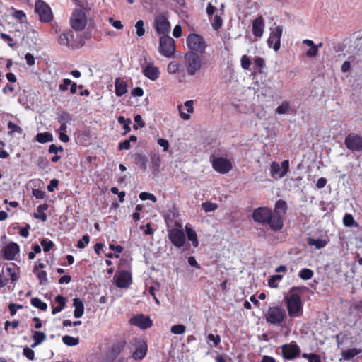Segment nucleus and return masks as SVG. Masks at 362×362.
<instances>
[{
  "instance_id": "obj_31",
  "label": "nucleus",
  "mask_w": 362,
  "mask_h": 362,
  "mask_svg": "<svg viewBox=\"0 0 362 362\" xmlns=\"http://www.w3.org/2000/svg\"><path fill=\"white\" fill-rule=\"evenodd\" d=\"M53 135L48 132L38 133L35 136V140L40 144H45L53 141Z\"/></svg>"
},
{
  "instance_id": "obj_61",
  "label": "nucleus",
  "mask_w": 362,
  "mask_h": 362,
  "mask_svg": "<svg viewBox=\"0 0 362 362\" xmlns=\"http://www.w3.org/2000/svg\"><path fill=\"white\" fill-rule=\"evenodd\" d=\"M158 144L163 148V151H167L169 148L170 144L167 139H158Z\"/></svg>"
},
{
  "instance_id": "obj_30",
  "label": "nucleus",
  "mask_w": 362,
  "mask_h": 362,
  "mask_svg": "<svg viewBox=\"0 0 362 362\" xmlns=\"http://www.w3.org/2000/svg\"><path fill=\"white\" fill-rule=\"evenodd\" d=\"M47 209L48 204L46 203L39 205L37 208V211L34 214V217L42 221H45L47 220V215L45 211Z\"/></svg>"
},
{
  "instance_id": "obj_25",
  "label": "nucleus",
  "mask_w": 362,
  "mask_h": 362,
  "mask_svg": "<svg viewBox=\"0 0 362 362\" xmlns=\"http://www.w3.org/2000/svg\"><path fill=\"white\" fill-rule=\"evenodd\" d=\"M264 23L262 16L257 18L252 23V32L255 37H261L264 33Z\"/></svg>"
},
{
  "instance_id": "obj_11",
  "label": "nucleus",
  "mask_w": 362,
  "mask_h": 362,
  "mask_svg": "<svg viewBox=\"0 0 362 362\" xmlns=\"http://www.w3.org/2000/svg\"><path fill=\"white\" fill-rule=\"evenodd\" d=\"M153 27L159 35H168L170 30V23L167 18L162 14L156 16Z\"/></svg>"
},
{
  "instance_id": "obj_42",
  "label": "nucleus",
  "mask_w": 362,
  "mask_h": 362,
  "mask_svg": "<svg viewBox=\"0 0 362 362\" xmlns=\"http://www.w3.org/2000/svg\"><path fill=\"white\" fill-rule=\"evenodd\" d=\"M299 277L303 280H309L313 276V272L310 269H303L300 271Z\"/></svg>"
},
{
  "instance_id": "obj_36",
  "label": "nucleus",
  "mask_w": 362,
  "mask_h": 362,
  "mask_svg": "<svg viewBox=\"0 0 362 362\" xmlns=\"http://www.w3.org/2000/svg\"><path fill=\"white\" fill-rule=\"evenodd\" d=\"M221 342V337L218 334H209L206 337V343L210 347H216Z\"/></svg>"
},
{
  "instance_id": "obj_7",
  "label": "nucleus",
  "mask_w": 362,
  "mask_h": 362,
  "mask_svg": "<svg viewBox=\"0 0 362 362\" xmlns=\"http://www.w3.org/2000/svg\"><path fill=\"white\" fill-rule=\"evenodd\" d=\"M87 17L81 9H75L70 18V23L76 31L83 30L87 25Z\"/></svg>"
},
{
  "instance_id": "obj_39",
  "label": "nucleus",
  "mask_w": 362,
  "mask_h": 362,
  "mask_svg": "<svg viewBox=\"0 0 362 362\" xmlns=\"http://www.w3.org/2000/svg\"><path fill=\"white\" fill-rule=\"evenodd\" d=\"M283 278V276L281 274H276L272 276L269 281H268V285L271 288H277L278 286V282L280 281Z\"/></svg>"
},
{
  "instance_id": "obj_22",
  "label": "nucleus",
  "mask_w": 362,
  "mask_h": 362,
  "mask_svg": "<svg viewBox=\"0 0 362 362\" xmlns=\"http://www.w3.org/2000/svg\"><path fill=\"white\" fill-rule=\"evenodd\" d=\"M129 323L142 329L151 327L152 321L150 317L144 315H137L129 320Z\"/></svg>"
},
{
  "instance_id": "obj_4",
  "label": "nucleus",
  "mask_w": 362,
  "mask_h": 362,
  "mask_svg": "<svg viewBox=\"0 0 362 362\" xmlns=\"http://www.w3.org/2000/svg\"><path fill=\"white\" fill-rule=\"evenodd\" d=\"M286 308L290 317H299L303 314V303L300 296L291 293L286 298Z\"/></svg>"
},
{
  "instance_id": "obj_12",
  "label": "nucleus",
  "mask_w": 362,
  "mask_h": 362,
  "mask_svg": "<svg viewBox=\"0 0 362 362\" xmlns=\"http://www.w3.org/2000/svg\"><path fill=\"white\" fill-rule=\"evenodd\" d=\"M168 238L171 243L178 248L183 247L186 243L185 235L182 229L173 228L169 230Z\"/></svg>"
},
{
  "instance_id": "obj_15",
  "label": "nucleus",
  "mask_w": 362,
  "mask_h": 362,
  "mask_svg": "<svg viewBox=\"0 0 362 362\" xmlns=\"http://www.w3.org/2000/svg\"><path fill=\"white\" fill-rule=\"evenodd\" d=\"M35 11L39 14L42 21L49 22L52 18V13L49 6L42 1H38L35 4Z\"/></svg>"
},
{
  "instance_id": "obj_6",
  "label": "nucleus",
  "mask_w": 362,
  "mask_h": 362,
  "mask_svg": "<svg viewBox=\"0 0 362 362\" xmlns=\"http://www.w3.org/2000/svg\"><path fill=\"white\" fill-rule=\"evenodd\" d=\"M158 51L163 56L170 58L175 52V42L169 35H163L160 38Z\"/></svg>"
},
{
  "instance_id": "obj_35",
  "label": "nucleus",
  "mask_w": 362,
  "mask_h": 362,
  "mask_svg": "<svg viewBox=\"0 0 362 362\" xmlns=\"http://www.w3.org/2000/svg\"><path fill=\"white\" fill-rule=\"evenodd\" d=\"M308 244L310 246H314L316 249H322L327 245V241L325 239H315L310 238L308 240Z\"/></svg>"
},
{
  "instance_id": "obj_9",
  "label": "nucleus",
  "mask_w": 362,
  "mask_h": 362,
  "mask_svg": "<svg viewBox=\"0 0 362 362\" xmlns=\"http://www.w3.org/2000/svg\"><path fill=\"white\" fill-rule=\"evenodd\" d=\"M289 169V161L284 160L281 164L272 162L270 165V174L274 179H281L288 173Z\"/></svg>"
},
{
  "instance_id": "obj_27",
  "label": "nucleus",
  "mask_w": 362,
  "mask_h": 362,
  "mask_svg": "<svg viewBox=\"0 0 362 362\" xmlns=\"http://www.w3.org/2000/svg\"><path fill=\"white\" fill-rule=\"evenodd\" d=\"M187 237L189 241L192 242L193 247H197L199 245V240L196 231L192 228L189 224L185 226Z\"/></svg>"
},
{
  "instance_id": "obj_51",
  "label": "nucleus",
  "mask_w": 362,
  "mask_h": 362,
  "mask_svg": "<svg viewBox=\"0 0 362 362\" xmlns=\"http://www.w3.org/2000/svg\"><path fill=\"white\" fill-rule=\"evenodd\" d=\"M241 66L243 69L247 70L249 69L250 65H251V61L248 56L243 55L241 57L240 59Z\"/></svg>"
},
{
  "instance_id": "obj_60",
  "label": "nucleus",
  "mask_w": 362,
  "mask_h": 362,
  "mask_svg": "<svg viewBox=\"0 0 362 362\" xmlns=\"http://www.w3.org/2000/svg\"><path fill=\"white\" fill-rule=\"evenodd\" d=\"M211 24L214 29L218 30L222 25V20L219 16H216L213 19Z\"/></svg>"
},
{
  "instance_id": "obj_34",
  "label": "nucleus",
  "mask_w": 362,
  "mask_h": 362,
  "mask_svg": "<svg viewBox=\"0 0 362 362\" xmlns=\"http://www.w3.org/2000/svg\"><path fill=\"white\" fill-rule=\"evenodd\" d=\"M181 71V66L179 62L176 61H172L168 63L167 66V72L170 75H175L180 73Z\"/></svg>"
},
{
  "instance_id": "obj_13",
  "label": "nucleus",
  "mask_w": 362,
  "mask_h": 362,
  "mask_svg": "<svg viewBox=\"0 0 362 362\" xmlns=\"http://www.w3.org/2000/svg\"><path fill=\"white\" fill-rule=\"evenodd\" d=\"M281 35L282 29L279 26L273 28L267 40L268 46L274 50L278 51L280 48Z\"/></svg>"
},
{
  "instance_id": "obj_64",
  "label": "nucleus",
  "mask_w": 362,
  "mask_h": 362,
  "mask_svg": "<svg viewBox=\"0 0 362 362\" xmlns=\"http://www.w3.org/2000/svg\"><path fill=\"white\" fill-rule=\"evenodd\" d=\"M37 277L40 280V284H44L47 282V273L45 271H41L37 273Z\"/></svg>"
},
{
  "instance_id": "obj_5",
  "label": "nucleus",
  "mask_w": 362,
  "mask_h": 362,
  "mask_svg": "<svg viewBox=\"0 0 362 362\" xmlns=\"http://www.w3.org/2000/svg\"><path fill=\"white\" fill-rule=\"evenodd\" d=\"M187 46L190 50L189 52L203 54L205 52L206 44L203 37L197 34L189 35L186 40Z\"/></svg>"
},
{
  "instance_id": "obj_62",
  "label": "nucleus",
  "mask_w": 362,
  "mask_h": 362,
  "mask_svg": "<svg viewBox=\"0 0 362 362\" xmlns=\"http://www.w3.org/2000/svg\"><path fill=\"white\" fill-rule=\"evenodd\" d=\"M71 84V81L68 78L63 80V82L59 85V88L60 90L64 91L68 89L69 86Z\"/></svg>"
},
{
  "instance_id": "obj_8",
  "label": "nucleus",
  "mask_w": 362,
  "mask_h": 362,
  "mask_svg": "<svg viewBox=\"0 0 362 362\" xmlns=\"http://www.w3.org/2000/svg\"><path fill=\"white\" fill-rule=\"evenodd\" d=\"M131 346L132 357L135 360H141L146 355L147 344L143 339L140 338L134 339L131 344Z\"/></svg>"
},
{
  "instance_id": "obj_32",
  "label": "nucleus",
  "mask_w": 362,
  "mask_h": 362,
  "mask_svg": "<svg viewBox=\"0 0 362 362\" xmlns=\"http://www.w3.org/2000/svg\"><path fill=\"white\" fill-rule=\"evenodd\" d=\"M362 352L361 349L358 348H352L344 351L341 354L343 359L348 361L360 354Z\"/></svg>"
},
{
  "instance_id": "obj_53",
  "label": "nucleus",
  "mask_w": 362,
  "mask_h": 362,
  "mask_svg": "<svg viewBox=\"0 0 362 362\" xmlns=\"http://www.w3.org/2000/svg\"><path fill=\"white\" fill-rule=\"evenodd\" d=\"M139 198L143 201L149 199L153 202H156L157 200L156 197L153 194L145 192L140 193Z\"/></svg>"
},
{
  "instance_id": "obj_46",
  "label": "nucleus",
  "mask_w": 362,
  "mask_h": 362,
  "mask_svg": "<svg viewBox=\"0 0 362 362\" xmlns=\"http://www.w3.org/2000/svg\"><path fill=\"white\" fill-rule=\"evenodd\" d=\"M151 160L153 167L158 169L160 167L161 163L160 156L156 153H151Z\"/></svg>"
},
{
  "instance_id": "obj_24",
  "label": "nucleus",
  "mask_w": 362,
  "mask_h": 362,
  "mask_svg": "<svg viewBox=\"0 0 362 362\" xmlns=\"http://www.w3.org/2000/svg\"><path fill=\"white\" fill-rule=\"evenodd\" d=\"M19 252V247L15 243H10L4 250V256L8 260H12L15 258L16 255Z\"/></svg>"
},
{
  "instance_id": "obj_2",
  "label": "nucleus",
  "mask_w": 362,
  "mask_h": 362,
  "mask_svg": "<svg viewBox=\"0 0 362 362\" xmlns=\"http://www.w3.org/2000/svg\"><path fill=\"white\" fill-rule=\"evenodd\" d=\"M264 318L267 323L282 326V323L287 318L286 310L279 305L271 306L268 308L264 315Z\"/></svg>"
},
{
  "instance_id": "obj_54",
  "label": "nucleus",
  "mask_w": 362,
  "mask_h": 362,
  "mask_svg": "<svg viewBox=\"0 0 362 362\" xmlns=\"http://www.w3.org/2000/svg\"><path fill=\"white\" fill-rule=\"evenodd\" d=\"M90 238L88 235H85L83 238L78 241L77 247L78 248L83 249L89 243Z\"/></svg>"
},
{
  "instance_id": "obj_56",
  "label": "nucleus",
  "mask_w": 362,
  "mask_h": 362,
  "mask_svg": "<svg viewBox=\"0 0 362 362\" xmlns=\"http://www.w3.org/2000/svg\"><path fill=\"white\" fill-rule=\"evenodd\" d=\"M33 196L38 199H43L45 197V192L39 189H34L32 192Z\"/></svg>"
},
{
  "instance_id": "obj_45",
  "label": "nucleus",
  "mask_w": 362,
  "mask_h": 362,
  "mask_svg": "<svg viewBox=\"0 0 362 362\" xmlns=\"http://www.w3.org/2000/svg\"><path fill=\"white\" fill-rule=\"evenodd\" d=\"M8 129L9 134H21L23 132V129L21 127H20L18 125L14 124L12 122H9L8 123Z\"/></svg>"
},
{
  "instance_id": "obj_10",
  "label": "nucleus",
  "mask_w": 362,
  "mask_h": 362,
  "mask_svg": "<svg viewBox=\"0 0 362 362\" xmlns=\"http://www.w3.org/2000/svg\"><path fill=\"white\" fill-rule=\"evenodd\" d=\"M211 163L213 168L221 174L228 173L233 168L231 161L223 157H214Z\"/></svg>"
},
{
  "instance_id": "obj_28",
  "label": "nucleus",
  "mask_w": 362,
  "mask_h": 362,
  "mask_svg": "<svg viewBox=\"0 0 362 362\" xmlns=\"http://www.w3.org/2000/svg\"><path fill=\"white\" fill-rule=\"evenodd\" d=\"M73 306L74 307V315L76 318L81 317L84 313V305L83 301L76 298L73 300Z\"/></svg>"
},
{
  "instance_id": "obj_37",
  "label": "nucleus",
  "mask_w": 362,
  "mask_h": 362,
  "mask_svg": "<svg viewBox=\"0 0 362 362\" xmlns=\"http://www.w3.org/2000/svg\"><path fill=\"white\" fill-rule=\"evenodd\" d=\"M118 122L121 124H123V127L124 129V134H127L129 133L131 130L129 125L132 123V121L130 119H125L123 116H119L118 117Z\"/></svg>"
},
{
  "instance_id": "obj_59",
  "label": "nucleus",
  "mask_w": 362,
  "mask_h": 362,
  "mask_svg": "<svg viewBox=\"0 0 362 362\" xmlns=\"http://www.w3.org/2000/svg\"><path fill=\"white\" fill-rule=\"evenodd\" d=\"M1 37L8 43L9 47H13L15 46V43L13 42V40L10 35L6 33H1Z\"/></svg>"
},
{
  "instance_id": "obj_48",
  "label": "nucleus",
  "mask_w": 362,
  "mask_h": 362,
  "mask_svg": "<svg viewBox=\"0 0 362 362\" xmlns=\"http://www.w3.org/2000/svg\"><path fill=\"white\" fill-rule=\"evenodd\" d=\"M33 339L37 341V344H41L46 339V334L43 332L35 331L33 332Z\"/></svg>"
},
{
  "instance_id": "obj_63",
  "label": "nucleus",
  "mask_w": 362,
  "mask_h": 362,
  "mask_svg": "<svg viewBox=\"0 0 362 362\" xmlns=\"http://www.w3.org/2000/svg\"><path fill=\"white\" fill-rule=\"evenodd\" d=\"M64 148L62 146H57L54 144H52L49 147V152L50 153L57 154L58 152H63Z\"/></svg>"
},
{
  "instance_id": "obj_52",
  "label": "nucleus",
  "mask_w": 362,
  "mask_h": 362,
  "mask_svg": "<svg viewBox=\"0 0 362 362\" xmlns=\"http://www.w3.org/2000/svg\"><path fill=\"white\" fill-rule=\"evenodd\" d=\"M286 210V203L283 200H279L275 204L274 211L279 213V211H281L283 214H285Z\"/></svg>"
},
{
  "instance_id": "obj_47",
  "label": "nucleus",
  "mask_w": 362,
  "mask_h": 362,
  "mask_svg": "<svg viewBox=\"0 0 362 362\" xmlns=\"http://www.w3.org/2000/svg\"><path fill=\"white\" fill-rule=\"evenodd\" d=\"M202 207L205 212H211L215 211L218 205L215 203L205 202L202 204Z\"/></svg>"
},
{
  "instance_id": "obj_1",
  "label": "nucleus",
  "mask_w": 362,
  "mask_h": 362,
  "mask_svg": "<svg viewBox=\"0 0 362 362\" xmlns=\"http://www.w3.org/2000/svg\"><path fill=\"white\" fill-rule=\"evenodd\" d=\"M86 39L81 34H75L72 31L63 33L59 35L58 42L62 46L71 49H76L83 47Z\"/></svg>"
},
{
  "instance_id": "obj_17",
  "label": "nucleus",
  "mask_w": 362,
  "mask_h": 362,
  "mask_svg": "<svg viewBox=\"0 0 362 362\" xmlns=\"http://www.w3.org/2000/svg\"><path fill=\"white\" fill-rule=\"evenodd\" d=\"M344 144L347 148L351 151H362V136L358 134H349L344 140Z\"/></svg>"
},
{
  "instance_id": "obj_23",
  "label": "nucleus",
  "mask_w": 362,
  "mask_h": 362,
  "mask_svg": "<svg viewBox=\"0 0 362 362\" xmlns=\"http://www.w3.org/2000/svg\"><path fill=\"white\" fill-rule=\"evenodd\" d=\"M270 228L274 231L280 230L284 226V220L280 213L274 211L271 213V216L267 221Z\"/></svg>"
},
{
  "instance_id": "obj_26",
  "label": "nucleus",
  "mask_w": 362,
  "mask_h": 362,
  "mask_svg": "<svg viewBox=\"0 0 362 362\" xmlns=\"http://www.w3.org/2000/svg\"><path fill=\"white\" fill-rule=\"evenodd\" d=\"M115 94L117 97L124 95L128 90L127 82L124 79L119 78L115 79Z\"/></svg>"
},
{
  "instance_id": "obj_20",
  "label": "nucleus",
  "mask_w": 362,
  "mask_h": 362,
  "mask_svg": "<svg viewBox=\"0 0 362 362\" xmlns=\"http://www.w3.org/2000/svg\"><path fill=\"white\" fill-rule=\"evenodd\" d=\"M272 210L267 207H259L253 211L252 218L259 223H266L271 216Z\"/></svg>"
},
{
  "instance_id": "obj_38",
  "label": "nucleus",
  "mask_w": 362,
  "mask_h": 362,
  "mask_svg": "<svg viewBox=\"0 0 362 362\" xmlns=\"http://www.w3.org/2000/svg\"><path fill=\"white\" fill-rule=\"evenodd\" d=\"M31 304L33 306L40 309L41 310H46L47 308V305L45 303L42 301L38 298H33L31 299Z\"/></svg>"
},
{
  "instance_id": "obj_57",
  "label": "nucleus",
  "mask_w": 362,
  "mask_h": 362,
  "mask_svg": "<svg viewBox=\"0 0 362 362\" xmlns=\"http://www.w3.org/2000/svg\"><path fill=\"white\" fill-rule=\"evenodd\" d=\"M255 66L262 72V69L265 66L264 60L261 57H256L254 61Z\"/></svg>"
},
{
  "instance_id": "obj_49",
  "label": "nucleus",
  "mask_w": 362,
  "mask_h": 362,
  "mask_svg": "<svg viewBox=\"0 0 362 362\" xmlns=\"http://www.w3.org/2000/svg\"><path fill=\"white\" fill-rule=\"evenodd\" d=\"M135 28L136 30V35L139 37H141L145 33V29L144 28V21L141 20L138 21L135 24Z\"/></svg>"
},
{
  "instance_id": "obj_58",
  "label": "nucleus",
  "mask_w": 362,
  "mask_h": 362,
  "mask_svg": "<svg viewBox=\"0 0 362 362\" xmlns=\"http://www.w3.org/2000/svg\"><path fill=\"white\" fill-rule=\"evenodd\" d=\"M41 245L43 247V250L45 252H49L54 245L52 241H47L46 240H42L41 241Z\"/></svg>"
},
{
  "instance_id": "obj_16",
  "label": "nucleus",
  "mask_w": 362,
  "mask_h": 362,
  "mask_svg": "<svg viewBox=\"0 0 362 362\" xmlns=\"http://www.w3.org/2000/svg\"><path fill=\"white\" fill-rule=\"evenodd\" d=\"M71 118L70 115L67 113H63L59 118V121L61 123V125L58 129L59 138V140L64 143H66L69 141V137L66 134L67 132V125L66 123L71 121Z\"/></svg>"
},
{
  "instance_id": "obj_43",
  "label": "nucleus",
  "mask_w": 362,
  "mask_h": 362,
  "mask_svg": "<svg viewBox=\"0 0 362 362\" xmlns=\"http://www.w3.org/2000/svg\"><path fill=\"white\" fill-rule=\"evenodd\" d=\"M170 331L174 334H182L185 332L186 327L181 324L175 325L171 327Z\"/></svg>"
},
{
  "instance_id": "obj_29",
  "label": "nucleus",
  "mask_w": 362,
  "mask_h": 362,
  "mask_svg": "<svg viewBox=\"0 0 362 362\" xmlns=\"http://www.w3.org/2000/svg\"><path fill=\"white\" fill-rule=\"evenodd\" d=\"M303 43L310 47L306 52L308 57H314L318 54V46L315 45L313 40L306 39L303 41Z\"/></svg>"
},
{
  "instance_id": "obj_21",
  "label": "nucleus",
  "mask_w": 362,
  "mask_h": 362,
  "mask_svg": "<svg viewBox=\"0 0 362 362\" xmlns=\"http://www.w3.org/2000/svg\"><path fill=\"white\" fill-rule=\"evenodd\" d=\"M283 356L286 359H293L300 353L299 346L293 342L285 344L282 346Z\"/></svg>"
},
{
  "instance_id": "obj_40",
  "label": "nucleus",
  "mask_w": 362,
  "mask_h": 362,
  "mask_svg": "<svg viewBox=\"0 0 362 362\" xmlns=\"http://www.w3.org/2000/svg\"><path fill=\"white\" fill-rule=\"evenodd\" d=\"M290 108V103L284 101L276 108V112L279 115L286 114L289 112Z\"/></svg>"
},
{
  "instance_id": "obj_19",
  "label": "nucleus",
  "mask_w": 362,
  "mask_h": 362,
  "mask_svg": "<svg viewBox=\"0 0 362 362\" xmlns=\"http://www.w3.org/2000/svg\"><path fill=\"white\" fill-rule=\"evenodd\" d=\"M117 287L127 288L132 283V275L127 271L117 272L114 276Z\"/></svg>"
},
{
  "instance_id": "obj_41",
  "label": "nucleus",
  "mask_w": 362,
  "mask_h": 362,
  "mask_svg": "<svg viewBox=\"0 0 362 362\" xmlns=\"http://www.w3.org/2000/svg\"><path fill=\"white\" fill-rule=\"evenodd\" d=\"M343 223L346 226H357V223L355 222L353 216L350 214H346L343 218Z\"/></svg>"
},
{
  "instance_id": "obj_3",
  "label": "nucleus",
  "mask_w": 362,
  "mask_h": 362,
  "mask_svg": "<svg viewBox=\"0 0 362 362\" xmlns=\"http://www.w3.org/2000/svg\"><path fill=\"white\" fill-rule=\"evenodd\" d=\"M185 66L189 76H193L202 68L201 57L194 52H187L184 56Z\"/></svg>"
},
{
  "instance_id": "obj_55",
  "label": "nucleus",
  "mask_w": 362,
  "mask_h": 362,
  "mask_svg": "<svg viewBox=\"0 0 362 362\" xmlns=\"http://www.w3.org/2000/svg\"><path fill=\"white\" fill-rule=\"evenodd\" d=\"M23 354L29 360L33 361L35 358V352L30 348H28V347L25 348L23 349Z\"/></svg>"
},
{
  "instance_id": "obj_44",
  "label": "nucleus",
  "mask_w": 362,
  "mask_h": 362,
  "mask_svg": "<svg viewBox=\"0 0 362 362\" xmlns=\"http://www.w3.org/2000/svg\"><path fill=\"white\" fill-rule=\"evenodd\" d=\"M62 341L68 346H76L79 342L77 338H74L69 335L63 337Z\"/></svg>"
},
{
  "instance_id": "obj_18",
  "label": "nucleus",
  "mask_w": 362,
  "mask_h": 362,
  "mask_svg": "<svg viewBox=\"0 0 362 362\" xmlns=\"http://www.w3.org/2000/svg\"><path fill=\"white\" fill-rule=\"evenodd\" d=\"M194 101L187 100L183 104L177 105V111L181 119L183 120H189L191 117L190 115L194 112Z\"/></svg>"
},
{
  "instance_id": "obj_33",
  "label": "nucleus",
  "mask_w": 362,
  "mask_h": 362,
  "mask_svg": "<svg viewBox=\"0 0 362 362\" xmlns=\"http://www.w3.org/2000/svg\"><path fill=\"white\" fill-rule=\"evenodd\" d=\"M55 301L57 304H59V307H54L52 308V313L53 315H55V314L61 312L64 308V307L66 305V299L65 298H64L63 296L58 295L55 298Z\"/></svg>"
},
{
  "instance_id": "obj_50",
  "label": "nucleus",
  "mask_w": 362,
  "mask_h": 362,
  "mask_svg": "<svg viewBox=\"0 0 362 362\" xmlns=\"http://www.w3.org/2000/svg\"><path fill=\"white\" fill-rule=\"evenodd\" d=\"M302 356L308 360V362H321L320 357L315 354H303Z\"/></svg>"
},
{
  "instance_id": "obj_14",
  "label": "nucleus",
  "mask_w": 362,
  "mask_h": 362,
  "mask_svg": "<svg viewBox=\"0 0 362 362\" xmlns=\"http://www.w3.org/2000/svg\"><path fill=\"white\" fill-rule=\"evenodd\" d=\"M143 74L151 81H156L160 75V71L158 67L154 65L152 62H146L142 66Z\"/></svg>"
}]
</instances>
